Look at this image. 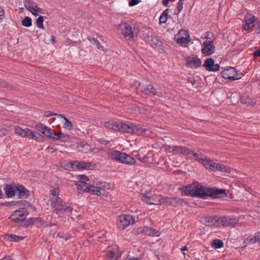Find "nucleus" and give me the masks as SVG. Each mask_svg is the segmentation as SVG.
Returning <instances> with one entry per match:
<instances>
[{
    "label": "nucleus",
    "mask_w": 260,
    "mask_h": 260,
    "mask_svg": "<svg viewBox=\"0 0 260 260\" xmlns=\"http://www.w3.org/2000/svg\"><path fill=\"white\" fill-rule=\"evenodd\" d=\"M203 67L208 71H217L220 69L219 64L215 63L214 60L212 58H208L205 60Z\"/></svg>",
    "instance_id": "obj_12"
},
{
    "label": "nucleus",
    "mask_w": 260,
    "mask_h": 260,
    "mask_svg": "<svg viewBox=\"0 0 260 260\" xmlns=\"http://www.w3.org/2000/svg\"><path fill=\"white\" fill-rule=\"evenodd\" d=\"M170 10L167 9L165 10L159 17V23H165L167 22L168 19V15Z\"/></svg>",
    "instance_id": "obj_36"
},
{
    "label": "nucleus",
    "mask_w": 260,
    "mask_h": 260,
    "mask_svg": "<svg viewBox=\"0 0 260 260\" xmlns=\"http://www.w3.org/2000/svg\"><path fill=\"white\" fill-rule=\"evenodd\" d=\"M172 149L173 152L176 154H186L187 152V149L184 146H175L173 147Z\"/></svg>",
    "instance_id": "obj_33"
},
{
    "label": "nucleus",
    "mask_w": 260,
    "mask_h": 260,
    "mask_svg": "<svg viewBox=\"0 0 260 260\" xmlns=\"http://www.w3.org/2000/svg\"><path fill=\"white\" fill-rule=\"evenodd\" d=\"M118 126L119 127V130H118L117 131L128 133H131L132 123L127 124L122 122H119Z\"/></svg>",
    "instance_id": "obj_26"
},
{
    "label": "nucleus",
    "mask_w": 260,
    "mask_h": 260,
    "mask_svg": "<svg viewBox=\"0 0 260 260\" xmlns=\"http://www.w3.org/2000/svg\"><path fill=\"white\" fill-rule=\"evenodd\" d=\"M243 29L245 30H248L250 28V23L246 22L243 24Z\"/></svg>",
    "instance_id": "obj_56"
},
{
    "label": "nucleus",
    "mask_w": 260,
    "mask_h": 260,
    "mask_svg": "<svg viewBox=\"0 0 260 260\" xmlns=\"http://www.w3.org/2000/svg\"><path fill=\"white\" fill-rule=\"evenodd\" d=\"M3 205L5 206H13L17 205V203H15V201L12 202H6L3 203Z\"/></svg>",
    "instance_id": "obj_49"
},
{
    "label": "nucleus",
    "mask_w": 260,
    "mask_h": 260,
    "mask_svg": "<svg viewBox=\"0 0 260 260\" xmlns=\"http://www.w3.org/2000/svg\"><path fill=\"white\" fill-rule=\"evenodd\" d=\"M196 197L203 199H207L208 198H220L227 196L225 189L205 187L198 182H196Z\"/></svg>",
    "instance_id": "obj_2"
},
{
    "label": "nucleus",
    "mask_w": 260,
    "mask_h": 260,
    "mask_svg": "<svg viewBox=\"0 0 260 260\" xmlns=\"http://www.w3.org/2000/svg\"><path fill=\"white\" fill-rule=\"evenodd\" d=\"M253 236L254 237L255 239H256L257 242H260V231L255 233L253 235Z\"/></svg>",
    "instance_id": "obj_55"
},
{
    "label": "nucleus",
    "mask_w": 260,
    "mask_h": 260,
    "mask_svg": "<svg viewBox=\"0 0 260 260\" xmlns=\"http://www.w3.org/2000/svg\"><path fill=\"white\" fill-rule=\"evenodd\" d=\"M52 129L48 127L46 128L43 134L48 137L50 139V137L51 136Z\"/></svg>",
    "instance_id": "obj_45"
},
{
    "label": "nucleus",
    "mask_w": 260,
    "mask_h": 260,
    "mask_svg": "<svg viewBox=\"0 0 260 260\" xmlns=\"http://www.w3.org/2000/svg\"><path fill=\"white\" fill-rule=\"evenodd\" d=\"M8 131L4 128L0 129V137H4L8 134Z\"/></svg>",
    "instance_id": "obj_54"
},
{
    "label": "nucleus",
    "mask_w": 260,
    "mask_h": 260,
    "mask_svg": "<svg viewBox=\"0 0 260 260\" xmlns=\"http://www.w3.org/2000/svg\"><path fill=\"white\" fill-rule=\"evenodd\" d=\"M44 116L47 117H50L51 116H58V114L57 113H51L50 111H47L45 112Z\"/></svg>",
    "instance_id": "obj_51"
},
{
    "label": "nucleus",
    "mask_w": 260,
    "mask_h": 260,
    "mask_svg": "<svg viewBox=\"0 0 260 260\" xmlns=\"http://www.w3.org/2000/svg\"><path fill=\"white\" fill-rule=\"evenodd\" d=\"M139 85L140 87L141 91L144 94L150 96L157 95L156 89L152 85L149 84L142 85L141 83H139Z\"/></svg>",
    "instance_id": "obj_14"
},
{
    "label": "nucleus",
    "mask_w": 260,
    "mask_h": 260,
    "mask_svg": "<svg viewBox=\"0 0 260 260\" xmlns=\"http://www.w3.org/2000/svg\"><path fill=\"white\" fill-rule=\"evenodd\" d=\"M15 134L22 137H27L29 139H36L35 134L27 128H22L16 125L14 126Z\"/></svg>",
    "instance_id": "obj_6"
},
{
    "label": "nucleus",
    "mask_w": 260,
    "mask_h": 260,
    "mask_svg": "<svg viewBox=\"0 0 260 260\" xmlns=\"http://www.w3.org/2000/svg\"><path fill=\"white\" fill-rule=\"evenodd\" d=\"M79 179L80 182L79 183H86V182L89 180L88 178L84 175H79Z\"/></svg>",
    "instance_id": "obj_44"
},
{
    "label": "nucleus",
    "mask_w": 260,
    "mask_h": 260,
    "mask_svg": "<svg viewBox=\"0 0 260 260\" xmlns=\"http://www.w3.org/2000/svg\"><path fill=\"white\" fill-rule=\"evenodd\" d=\"M76 185H77L78 190L86 192H88L89 186L90 185V184L86 183H76Z\"/></svg>",
    "instance_id": "obj_34"
},
{
    "label": "nucleus",
    "mask_w": 260,
    "mask_h": 260,
    "mask_svg": "<svg viewBox=\"0 0 260 260\" xmlns=\"http://www.w3.org/2000/svg\"><path fill=\"white\" fill-rule=\"evenodd\" d=\"M52 135L50 137V140H57L61 142H66L70 140V136L68 135L61 132H57L53 130H52Z\"/></svg>",
    "instance_id": "obj_13"
},
{
    "label": "nucleus",
    "mask_w": 260,
    "mask_h": 260,
    "mask_svg": "<svg viewBox=\"0 0 260 260\" xmlns=\"http://www.w3.org/2000/svg\"><path fill=\"white\" fill-rule=\"evenodd\" d=\"M254 57H260V50H257L253 53Z\"/></svg>",
    "instance_id": "obj_60"
},
{
    "label": "nucleus",
    "mask_w": 260,
    "mask_h": 260,
    "mask_svg": "<svg viewBox=\"0 0 260 260\" xmlns=\"http://www.w3.org/2000/svg\"><path fill=\"white\" fill-rule=\"evenodd\" d=\"M218 219L217 217L215 216H208L207 217V226H212L216 223L217 224Z\"/></svg>",
    "instance_id": "obj_37"
},
{
    "label": "nucleus",
    "mask_w": 260,
    "mask_h": 260,
    "mask_svg": "<svg viewBox=\"0 0 260 260\" xmlns=\"http://www.w3.org/2000/svg\"><path fill=\"white\" fill-rule=\"evenodd\" d=\"M16 195L19 199H26L30 195L29 191L22 185H16Z\"/></svg>",
    "instance_id": "obj_18"
},
{
    "label": "nucleus",
    "mask_w": 260,
    "mask_h": 260,
    "mask_svg": "<svg viewBox=\"0 0 260 260\" xmlns=\"http://www.w3.org/2000/svg\"><path fill=\"white\" fill-rule=\"evenodd\" d=\"M27 214V211L24 208H21L19 210L15 211L9 218L14 222H19L24 221Z\"/></svg>",
    "instance_id": "obj_8"
},
{
    "label": "nucleus",
    "mask_w": 260,
    "mask_h": 260,
    "mask_svg": "<svg viewBox=\"0 0 260 260\" xmlns=\"http://www.w3.org/2000/svg\"><path fill=\"white\" fill-rule=\"evenodd\" d=\"M0 260H13V259H12L10 256H5L3 259H1Z\"/></svg>",
    "instance_id": "obj_64"
},
{
    "label": "nucleus",
    "mask_w": 260,
    "mask_h": 260,
    "mask_svg": "<svg viewBox=\"0 0 260 260\" xmlns=\"http://www.w3.org/2000/svg\"><path fill=\"white\" fill-rule=\"evenodd\" d=\"M139 231L145 235L151 237H159L160 233L158 231L154 229L151 227L144 226L139 229Z\"/></svg>",
    "instance_id": "obj_17"
},
{
    "label": "nucleus",
    "mask_w": 260,
    "mask_h": 260,
    "mask_svg": "<svg viewBox=\"0 0 260 260\" xmlns=\"http://www.w3.org/2000/svg\"><path fill=\"white\" fill-rule=\"evenodd\" d=\"M201 65V60L200 59L196 57V67H200Z\"/></svg>",
    "instance_id": "obj_61"
},
{
    "label": "nucleus",
    "mask_w": 260,
    "mask_h": 260,
    "mask_svg": "<svg viewBox=\"0 0 260 260\" xmlns=\"http://www.w3.org/2000/svg\"><path fill=\"white\" fill-rule=\"evenodd\" d=\"M146 41L148 42L149 44L151 45L152 47L154 48L160 46L161 45V41L158 40L157 38H153L152 36H149V34H148L147 39H146Z\"/></svg>",
    "instance_id": "obj_23"
},
{
    "label": "nucleus",
    "mask_w": 260,
    "mask_h": 260,
    "mask_svg": "<svg viewBox=\"0 0 260 260\" xmlns=\"http://www.w3.org/2000/svg\"><path fill=\"white\" fill-rule=\"evenodd\" d=\"M203 48L202 52L207 56H209L215 51V47L212 41H206L203 43Z\"/></svg>",
    "instance_id": "obj_16"
},
{
    "label": "nucleus",
    "mask_w": 260,
    "mask_h": 260,
    "mask_svg": "<svg viewBox=\"0 0 260 260\" xmlns=\"http://www.w3.org/2000/svg\"><path fill=\"white\" fill-rule=\"evenodd\" d=\"M58 117L63 118L64 122L63 124V127L68 130H71L73 129V125L72 122L66 118L63 115L58 114Z\"/></svg>",
    "instance_id": "obj_29"
},
{
    "label": "nucleus",
    "mask_w": 260,
    "mask_h": 260,
    "mask_svg": "<svg viewBox=\"0 0 260 260\" xmlns=\"http://www.w3.org/2000/svg\"><path fill=\"white\" fill-rule=\"evenodd\" d=\"M47 127L46 126L41 124L39 123L36 125V128L40 132H41L42 134L44 133V131Z\"/></svg>",
    "instance_id": "obj_47"
},
{
    "label": "nucleus",
    "mask_w": 260,
    "mask_h": 260,
    "mask_svg": "<svg viewBox=\"0 0 260 260\" xmlns=\"http://www.w3.org/2000/svg\"><path fill=\"white\" fill-rule=\"evenodd\" d=\"M106 255L107 257L111 259V260H116L117 259V257H116V258L114 259L115 253L114 251H107Z\"/></svg>",
    "instance_id": "obj_43"
},
{
    "label": "nucleus",
    "mask_w": 260,
    "mask_h": 260,
    "mask_svg": "<svg viewBox=\"0 0 260 260\" xmlns=\"http://www.w3.org/2000/svg\"><path fill=\"white\" fill-rule=\"evenodd\" d=\"M16 184H6L4 187L5 193L8 198H11L16 194Z\"/></svg>",
    "instance_id": "obj_21"
},
{
    "label": "nucleus",
    "mask_w": 260,
    "mask_h": 260,
    "mask_svg": "<svg viewBox=\"0 0 260 260\" xmlns=\"http://www.w3.org/2000/svg\"><path fill=\"white\" fill-rule=\"evenodd\" d=\"M5 14V11L2 9L1 7H0V23L3 19L4 16Z\"/></svg>",
    "instance_id": "obj_58"
},
{
    "label": "nucleus",
    "mask_w": 260,
    "mask_h": 260,
    "mask_svg": "<svg viewBox=\"0 0 260 260\" xmlns=\"http://www.w3.org/2000/svg\"><path fill=\"white\" fill-rule=\"evenodd\" d=\"M24 5L25 8L31 13L34 11L35 8H37V5L30 0H24Z\"/></svg>",
    "instance_id": "obj_24"
},
{
    "label": "nucleus",
    "mask_w": 260,
    "mask_h": 260,
    "mask_svg": "<svg viewBox=\"0 0 260 260\" xmlns=\"http://www.w3.org/2000/svg\"><path fill=\"white\" fill-rule=\"evenodd\" d=\"M122 34L127 40L133 39L132 28L131 26L127 23H124L121 25Z\"/></svg>",
    "instance_id": "obj_20"
},
{
    "label": "nucleus",
    "mask_w": 260,
    "mask_h": 260,
    "mask_svg": "<svg viewBox=\"0 0 260 260\" xmlns=\"http://www.w3.org/2000/svg\"><path fill=\"white\" fill-rule=\"evenodd\" d=\"M132 32H133V38L135 36H137L139 34V32H140L139 28L138 27H134L133 30H132Z\"/></svg>",
    "instance_id": "obj_52"
},
{
    "label": "nucleus",
    "mask_w": 260,
    "mask_h": 260,
    "mask_svg": "<svg viewBox=\"0 0 260 260\" xmlns=\"http://www.w3.org/2000/svg\"><path fill=\"white\" fill-rule=\"evenodd\" d=\"M118 222V227L124 230L131 223L133 224L134 220L132 215L124 214L119 216Z\"/></svg>",
    "instance_id": "obj_7"
},
{
    "label": "nucleus",
    "mask_w": 260,
    "mask_h": 260,
    "mask_svg": "<svg viewBox=\"0 0 260 260\" xmlns=\"http://www.w3.org/2000/svg\"><path fill=\"white\" fill-rule=\"evenodd\" d=\"M136 158L139 160H140L142 162H145L147 161V159L149 157H148L146 155L142 157L140 154L138 153L135 155Z\"/></svg>",
    "instance_id": "obj_46"
},
{
    "label": "nucleus",
    "mask_w": 260,
    "mask_h": 260,
    "mask_svg": "<svg viewBox=\"0 0 260 260\" xmlns=\"http://www.w3.org/2000/svg\"><path fill=\"white\" fill-rule=\"evenodd\" d=\"M139 2V0H131L129 1L128 5L130 7H133L138 4Z\"/></svg>",
    "instance_id": "obj_50"
},
{
    "label": "nucleus",
    "mask_w": 260,
    "mask_h": 260,
    "mask_svg": "<svg viewBox=\"0 0 260 260\" xmlns=\"http://www.w3.org/2000/svg\"><path fill=\"white\" fill-rule=\"evenodd\" d=\"M180 190L182 196L195 197V181H193L192 183L180 188Z\"/></svg>",
    "instance_id": "obj_15"
},
{
    "label": "nucleus",
    "mask_w": 260,
    "mask_h": 260,
    "mask_svg": "<svg viewBox=\"0 0 260 260\" xmlns=\"http://www.w3.org/2000/svg\"><path fill=\"white\" fill-rule=\"evenodd\" d=\"M118 122L115 121H107L105 123V126L109 129H113L115 131L119 130Z\"/></svg>",
    "instance_id": "obj_25"
},
{
    "label": "nucleus",
    "mask_w": 260,
    "mask_h": 260,
    "mask_svg": "<svg viewBox=\"0 0 260 260\" xmlns=\"http://www.w3.org/2000/svg\"><path fill=\"white\" fill-rule=\"evenodd\" d=\"M211 246L214 249H219L223 247V242L219 239H214L211 242Z\"/></svg>",
    "instance_id": "obj_31"
},
{
    "label": "nucleus",
    "mask_w": 260,
    "mask_h": 260,
    "mask_svg": "<svg viewBox=\"0 0 260 260\" xmlns=\"http://www.w3.org/2000/svg\"><path fill=\"white\" fill-rule=\"evenodd\" d=\"M221 76L225 79L230 81H234L240 79L241 78L240 75L238 74L237 71L233 67L224 69L221 73Z\"/></svg>",
    "instance_id": "obj_4"
},
{
    "label": "nucleus",
    "mask_w": 260,
    "mask_h": 260,
    "mask_svg": "<svg viewBox=\"0 0 260 260\" xmlns=\"http://www.w3.org/2000/svg\"><path fill=\"white\" fill-rule=\"evenodd\" d=\"M188 81L193 85L194 84V83H195V79L193 78H190L188 79Z\"/></svg>",
    "instance_id": "obj_63"
},
{
    "label": "nucleus",
    "mask_w": 260,
    "mask_h": 260,
    "mask_svg": "<svg viewBox=\"0 0 260 260\" xmlns=\"http://www.w3.org/2000/svg\"><path fill=\"white\" fill-rule=\"evenodd\" d=\"M87 192H91L93 194H96L98 196L102 195L101 188L99 187L94 186L93 185H90Z\"/></svg>",
    "instance_id": "obj_28"
},
{
    "label": "nucleus",
    "mask_w": 260,
    "mask_h": 260,
    "mask_svg": "<svg viewBox=\"0 0 260 260\" xmlns=\"http://www.w3.org/2000/svg\"><path fill=\"white\" fill-rule=\"evenodd\" d=\"M89 40L92 44L96 45L98 49H103L104 47L101 46L100 43L98 40L93 38Z\"/></svg>",
    "instance_id": "obj_42"
},
{
    "label": "nucleus",
    "mask_w": 260,
    "mask_h": 260,
    "mask_svg": "<svg viewBox=\"0 0 260 260\" xmlns=\"http://www.w3.org/2000/svg\"><path fill=\"white\" fill-rule=\"evenodd\" d=\"M43 21L44 18L42 16H39L36 20V25L38 27L40 28H43Z\"/></svg>",
    "instance_id": "obj_41"
},
{
    "label": "nucleus",
    "mask_w": 260,
    "mask_h": 260,
    "mask_svg": "<svg viewBox=\"0 0 260 260\" xmlns=\"http://www.w3.org/2000/svg\"><path fill=\"white\" fill-rule=\"evenodd\" d=\"M122 152H119L117 150H114L108 153V155L113 159L116 160L120 161L121 159V155Z\"/></svg>",
    "instance_id": "obj_27"
},
{
    "label": "nucleus",
    "mask_w": 260,
    "mask_h": 260,
    "mask_svg": "<svg viewBox=\"0 0 260 260\" xmlns=\"http://www.w3.org/2000/svg\"><path fill=\"white\" fill-rule=\"evenodd\" d=\"M256 242L257 241L256 239H255V238L253 236H249L244 240L243 245L245 247H246L247 245H252L256 243Z\"/></svg>",
    "instance_id": "obj_35"
},
{
    "label": "nucleus",
    "mask_w": 260,
    "mask_h": 260,
    "mask_svg": "<svg viewBox=\"0 0 260 260\" xmlns=\"http://www.w3.org/2000/svg\"><path fill=\"white\" fill-rule=\"evenodd\" d=\"M91 166V162L84 161H74L68 162L66 166L67 167L76 169H89Z\"/></svg>",
    "instance_id": "obj_9"
},
{
    "label": "nucleus",
    "mask_w": 260,
    "mask_h": 260,
    "mask_svg": "<svg viewBox=\"0 0 260 260\" xmlns=\"http://www.w3.org/2000/svg\"><path fill=\"white\" fill-rule=\"evenodd\" d=\"M6 238L7 240L9 241H15V242H18L20 241L21 239H23V237H19L18 236H16L15 235H6Z\"/></svg>",
    "instance_id": "obj_38"
},
{
    "label": "nucleus",
    "mask_w": 260,
    "mask_h": 260,
    "mask_svg": "<svg viewBox=\"0 0 260 260\" xmlns=\"http://www.w3.org/2000/svg\"><path fill=\"white\" fill-rule=\"evenodd\" d=\"M164 198L161 195L153 194L150 196L147 193L143 194V201L150 205H160L163 204Z\"/></svg>",
    "instance_id": "obj_5"
},
{
    "label": "nucleus",
    "mask_w": 260,
    "mask_h": 260,
    "mask_svg": "<svg viewBox=\"0 0 260 260\" xmlns=\"http://www.w3.org/2000/svg\"><path fill=\"white\" fill-rule=\"evenodd\" d=\"M31 19L28 17H25L22 21V25L25 27H29L32 24Z\"/></svg>",
    "instance_id": "obj_40"
},
{
    "label": "nucleus",
    "mask_w": 260,
    "mask_h": 260,
    "mask_svg": "<svg viewBox=\"0 0 260 260\" xmlns=\"http://www.w3.org/2000/svg\"><path fill=\"white\" fill-rule=\"evenodd\" d=\"M183 202V199L179 198H164L163 204L167 206L176 207L179 204H182Z\"/></svg>",
    "instance_id": "obj_19"
},
{
    "label": "nucleus",
    "mask_w": 260,
    "mask_h": 260,
    "mask_svg": "<svg viewBox=\"0 0 260 260\" xmlns=\"http://www.w3.org/2000/svg\"><path fill=\"white\" fill-rule=\"evenodd\" d=\"M240 101L243 104H246L248 105H254L255 103L250 97L247 96H243L240 98Z\"/></svg>",
    "instance_id": "obj_32"
},
{
    "label": "nucleus",
    "mask_w": 260,
    "mask_h": 260,
    "mask_svg": "<svg viewBox=\"0 0 260 260\" xmlns=\"http://www.w3.org/2000/svg\"><path fill=\"white\" fill-rule=\"evenodd\" d=\"M254 20H255V17H251L248 19V22H247L250 23V24H252L254 22Z\"/></svg>",
    "instance_id": "obj_62"
},
{
    "label": "nucleus",
    "mask_w": 260,
    "mask_h": 260,
    "mask_svg": "<svg viewBox=\"0 0 260 260\" xmlns=\"http://www.w3.org/2000/svg\"><path fill=\"white\" fill-rule=\"evenodd\" d=\"M144 129H143L140 125H134L132 124L131 131L130 133H134L137 135H141L144 132Z\"/></svg>",
    "instance_id": "obj_30"
},
{
    "label": "nucleus",
    "mask_w": 260,
    "mask_h": 260,
    "mask_svg": "<svg viewBox=\"0 0 260 260\" xmlns=\"http://www.w3.org/2000/svg\"><path fill=\"white\" fill-rule=\"evenodd\" d=\"M186 65L188 67L194 68H195V57H188L186 58Z\"/></svg>",
    "instance_id": "obj_39"
},
{
    "label": "nucleus",
    "mask_w": 260,
    "mask_h": 260,
    "mask_svg": "<svg viewBox=\"0 0 260 260\" xmlns=\"http://www.w3.org/2000/svg\"><path fill=\"white\" fill-rule=\"evenodd\" d=\"M121 157V159L120 161L121 162L129 165H133L135 163V158L125 153H122Z\"/></svg>",
    "instance_id": "obj_22"
},
{
    "label": "nucleus",
    "mask_w": 260,
    "mask_h": 260,
    "mask_svg": "<svg viewBox=\"0 0 260 260\" xmlns=\"http://www.w3.org/2000/svg\"><path fill=\"white\" fill-rule=\"evenodd\" d=\"M38 12H39L40 13H42V10L40 8H39L37 7V8H35L34 11L32 12V14L34 15L37 16L38 15Z\"/></svg>",
    "instance_id": "obj_53"
},
{
    "label": "nucleus",
    "mask_w": 260,
    "mask_h": 260,
    "mask_svg": "<svg viewBox=\"0 0 260 260\" xmlns=\"http://www.w3.org/2000/svg\"><path fill=\"white\" fill-rule=\"evenodd\" d=\"M175 39L178 44H183L190 41L189 33L185 30L181 29L175 36Z\"/></svg>",
    "instance_id": "obj_10"
},
{
    "label": "nucleus",
    "mask_w": 260,
    "mask_h": 260,
    "mask_svg": "<svg viewBox=\"0 0 260 260\" xmlns=\"http://www.w3.org/2000/svg\"><path fill=\"white\" fill-rule=\"evenodd\" d=\"M200 221L203 224L207 225V217H202L200 218Z\"/></svg>",
    "instance_id": "obj_57"
},
{
    "label": "nucleus",
    "mask_w": 260,
    "mask_h": 260,
    "mask_svg": "<svg viewBox=\"0 0 260 260\" xmlns=\"http://www.w3.org/2000/svg\"><path fill=\"white\" fill-rule=\"evenodd\" d=\"M39 218H30L28 220V221H27V222H28V224H30V223H34L36 220H38Z\"/></svg>",
    "instance_id": "obj_59"
},
{
    "label": "nucleus",
    "mask_w": 260,
    "mask_h": 260,
    "mask_svg": "<svg viewBox=\"0 0 260 260\" xmlns=\"http://www.w3.org/2000/svg\"><path fill=\"white\" fill-rule=\"evenodd\" d=\"M196 161L201 164L206 169H209L211 171L230 173L231 168L223 164H217L210 159H208L207 156H204L202 153L198 150L196 152Z\"/></svg>",
    "instance_id": "obj_3"
},
{
    "label": "nucleus",
    "mask_w": 260,
    "mask_h": 260,
    "mask_svg": "<svg viewBox=\"0 0 260 260\" xmlns=\"http://www.w3.org/2000/svg\"><path fill=\"white\" fill-rule=\"evenodd\" d=\"M217 225L223 226H234L237 223L238 220L228 217H217Z\"/></svg>",
    "instance_id": "obj_11"
},
{
    "label": "nucleus",
    "mask_w": 260,
    "mask_h": 260,
    "mask_svg": "<svg viewBox=\"0 0 260 260\" xmlns=\"http://www.w3.org/2000/svg\"><path fill=\"white\" fill-rule=\"evenodd\" d=\"M183 1L184 0H179L178 3L177 8L178 13L180 12L183 9Z\"/></svg>",
    "instance_id": "obj_48"
},
{
    "label": "nucleus",
    "mask_w": 260,
    "mask_h": 260,
    "mask_svg": "<svg viewBox=\"0 0 260 260\" xmlns=\"http://www.w3.org/2000/svg\"><path fill=\"white\" fill-rule=\"evenodd\" d=\"M50 200L53 211L57 215L62 214L70 215L73 208L70 206H67L66 203L59 197V190L53 188L50 190Z\"/></svg>",
    "instance_id": "obj_1"
}]
</instances>
